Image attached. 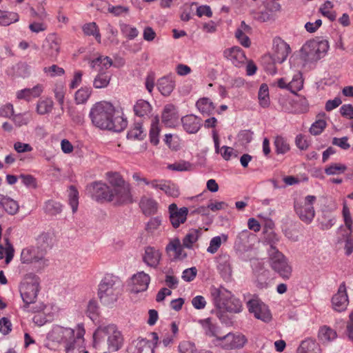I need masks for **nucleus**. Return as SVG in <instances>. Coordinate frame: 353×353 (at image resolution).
<instances>
[{"mask_svg":"<svg viewBox=\"0 0 353 353\" xmlns=\"http://www.w3.org/2000/svg\"><path fill=\"white\" fill-rule=\"evenodd\" d=\"M114 112L115 109L112 103L99 101L92 105L89 116L96 127L114 132H121L126 128L128 122L122 117H115Z\"/></svg>","mask_w":353,"mask_h":353,"instance_id":"nucleus-1","label":"nucleus"},{"mask_svg":"<svg viewBox=\"0 0 353 353\" xmlns=\"http://www.w3.org/2000/svg\"><path fill=\"white\" fill-rule=\"evenodd\" d=\"M85 333L82 323L78 324L74 329L57 325L48 334V339L64 344L66 353H77L84 341Z\"/></svg>","mask_w":353,"mask_h":353,"instance_id":"nucleus-2","label":"nucleus"},{"mask_svg":"<svg viewBox=\"0 0 353 353\" xmlns=\"http://www.w3.org/2000/svg\"><path fill=\"white\" fill-rule=\"evenodd\" d=\"M48 239V234L42 233L37 239V245L23 248L20 254L21 263L25 265H33L38 272L47 268L50 261L46 257V250L43 243H47Z\"/></svg>","mask_w":353,"mask_h":353,"instance_id":"nucleus-3","label":"nucleus"},{"mask_svg":"<svg viewBox=\"0 0 353 353\" xmlns=\"http://www.w3.org/2000/svg\"><path fill=\"white\" fill-rule=\"evenodd\" d=\"M122 289L121 279L112 274H107L99 284L97 295L103 305L112 306L118 301Z\"/></svg>","mask_w":353,"mask_h":353,"instance_id":"nucleus-4","label":"nucleus"},{"mask_svg":"<svg viewBox=\"0 0 353 353\" xmlns=\"http://www.w3.org/2000/svg\"><path fill=\"white\" fill-rule=\"evenodd\" d=\"M210 296L214 305L219 310L234 314L242 311L241 301L223 287L212 286L210 288Z\"/></svg>","mask_w":353,"mask_h":353,"instance_id":"nucleus-5","label":"nucleus"},{"mask_svg":"<svg viewBox=\"0 0 353 353\" xmlns=\"http://www.w3.org/2000/svg\"><path fill=\"white\" fill-rule=\"evenodd\" d=\"M107 337L108 352H117L123 344V338L121 332L118 330L117 326L113 324L99 327L93 334L94 344L97 346L101 340ZM84 353H88L85 352Z\"/></svg>","mask_w":353,"mask_h":353,"instance_id":"nucleus-6","label":"nucleus"},{"mask_svg":"<svg viewBox=\"0 0 353 353\" xmlns=\"http://www.w3.org/2000/svg\"><path fill=\"white\" fill-rule=\"evenodd\" d=\"M342 215L345 225L337 229V241L344 244L345 253L349 256L353 252V219L346 204L343 205Z\"/></svg>","mask_w":353,"mask_h":353,"instance_id":"nucleus-7","label":"nucleus"},{"mask_svg":"<svg viewBox=\"0 0 353 353\" xmlns=\"http://www.w3.org/2000/svg\"><path fill=\"white\" fill-rule=\"evenodd\" d=\"M40 278L34 273L26 274L19 285L21 297L26 306L35 303L40 291Z\"/></svg>","mask_w":353,"mask_h":353,"instance_id":"nucleus-8","label":"nucleus"},{"mask_svg":"<svg viewBox=\"0 0 353 353\" xmlns=\"http://www.w3.org/2000/svg\"><path fill=\"white\" fill-rule=\"evenodd\" d=\"M112 65V59L108 57L100 56L90 62V67L99 71L93 80V86L96 89L106 88L111 79V73L107 70Z\"/></svg>","mask_w":353,"mask_h":353,"instance_id":"nucleus-9","label":"nucleus"},{"mask_svg":"<svg viewBox=\"0 0 353 353\" xmlns=\"http://www.w3.org/2000/svg\"><path fill=\"white\" fill-rule=\"evenodd\" d=\"M316 197L307 195L303 198L296 199L294 202V210L299 219L305 224H310L316 214L314 205Z\"/></svg>","mask_w":353,"mask_h":353,"instance_id":"nucleus-10","label":"nucleus"},{"mask_svg":"<svg viewBox=\"0 0 353 353\" xmlns=\"http://www.w3.org/2000/svg\"><path fill=\"white\" fill-rule=\"evenodd\" d=\"M329 49L328 41L321 40L307 41L301 49V56L305 62H315L324 57Z\"/></svg>","mask_w":353,"mask_h":353,"instance_id":"nucleus-11","label":"nucleus"},{"mask_svg":"<svg viewBox=\"0 0 353 353\" xmlns=\"http://www.w3.org/2000/svg\"><path fill=\"white\" fill-rule=\"evenodd\" d=\"M270 264L272 269L282 279L288 280L292 272V268L289 263L288 258L278 249L272 248L268 250Z\"/></svg>","mask_w":353,"mask_h":353,"instance_id":"nucleus-12","label":"nucleus"},{"mask_svg":"<svg viewBox=\"0 0 353 353\" xmlns=\"http://www.w3.org/2000/svg\"><path fill=\"white\" fill-rule=\"evenodd\" d=\"M248 339L241 333L230 332L223 336L217 337V345L225 350H234L242 348L247 343Z\"/></svg>","mask_w":353,"mask_h":353,"instance_id":"nucleus-13","label":"nucleus"},{"mask_svg":"<svg viewBox=\"0 0 353 353\" xmlns=\"http://www.w3.org/2000/svg\"><path fill=\"white\" fill-rule=\"evenodd\" d=\"M256 235L248 230H243L239 232L234 242V248L239 254H243L253 249Z\"/></svg>","mask_w":353,"mask_h":353,"instance_id":"nucleus-14","label":"nucleus"},{"mask_svg":"<svg viewBox=\"0 0 353 353\" xmlns=\"http://www.w3.org/2000/svg\"><path fill=\"white\" fill-rule=\"evenodd\" d=\"M152 341L146 339H137L133 341L132 344L128 347L129 353H154L155 345L158 343L159 337L157 333L151 334Z\"/></svg>","mask_w":353,"mask_h":353,"instance_id":"nucleus-15","label":"nucleus"},{"mask_svg":"<svg viewBox=\"0 0 353 353\" xmlns=\"http://www.w3.org/2000/svg\"><path fill=\"white\" fill-rule=\"evenodd\" d=\"M86 193L97 201H109L110 188L105 183L96 181L88 185L85 188Z\"/></svg>","mask_w":353,"mask_h":353,"instance_id":"nucleus-16","label":"nucleus"},{"mask_svg":"<svg viewBox=\"0 0 353 353\" xmlns=\"http://www.w3.org/2000/svg\"><path fill=\"white\" fill-rule=\"evenodd\" d=\"M248 310L254 317L264 322L272 319V314L268 307L257 299H252L247 303Z\"/></svg>","mask_w":353,"mask_h":353,"instance_id":"nucleus-17","label":"nucleus"},{"mask_svg":"<svg viewBox=\"0 0 353 353\" xmlns=\"http://www.w3.org/2000/svg\"><path fill=\"white\" fill-rule=\"evenodd\" d=\"M349 299L347 293V288L345 282H342L339 286L336 293L332 298V307L334 311L341 312L347 309Z\"/></svg>","mask_w":353,"mask_h":353,"instance_id":"nucleus-18","label":"nucleus"},{"mask_svg":"<svg viewBox=\"0 0 353 353\" xmlns=\"http://www.w3.org/2000/svg\"><path fill=\"white\" fill-rule=\"evenodd\" d=\"M291 52L290 47L284 40L280 37H276L273 40L274 62L282 63L284 62Z\"/></svg>","mask_w":353,"mask_h":353,"instance_id":"nucleus-19","label":"nucleus"},{"mask_svg":"<svg viewBox=\"0 0 353 353\" xmlns=\"http://www.w3.org/2000/svg\"><path fill=\"white\" fill-rule=\"evenodd\" d=\"M109 201H113L117 204H123L132 201L130 192V186L127 183L114 189H110Z\"/></svg>","mask_w":353,"mask_h":353,"instance_id":"nucleus-20","label":"nucleus"},{"mask_svg":"<svg viewBox=\"0 0 353 353\" xmlns=\"http://www.w3.org/2000/svg\"><path fill=\"white\" fill-rule=\"evenodd\" d=\"M169 218L172 225L177 228L181 224L184 223L188 214V209L186 207L179 208L176 203H172L168 207Z\"/></svg>","mask_w":353,"mask_h":353,"instance_id":"nucleus-21","label":"nucleus"},{"mask_svg":"<svg viewBox=\"0 0 353 353\" xmlns=\"http://www.w3.org/2000/svg\"><path fill=\"white\" fill-rule=\"evenodd\" d=\"M60 40L55 34H50L45 39L42 48L45 54L56 59L60 51Z\"/></svg>","mask_w":353,"mask_h":353,"instance_id":"nucleus-22","label":"nucleus"},{"mask_svg":"<svg viewBox=\"0 0 353 353\" xmlns=\"http://www.w3.org/2000/svg\"><path fill=\"white\" fill-rule=\"evenodd\" d=\"M131 291L139 293L145 291L150 282V276L144 272H138L132 276Z\"/></svg>","mask_w":353,"mask_h":353,"instance_id":"nucleus-23","label":"nucleus"},{"mask_svg":"<svg viewBox=\"0 0 353 353\" xmlns=\"http://www.w3.org/2000/svg\"><path fill=\"white\" fill-rule=\"evenodd\" d=\"M224 56L236 67H241L247 61L244 52L238 46H234L225 50L224 51Z\"/></svg>","mask_w":353,"mask_h":353,"instance_id":"nucleus-24","label":"nucleus"},{"mask_svg":"<svg viewBox=\"0 0 353 353\" xmlns=\"http://www.w3.org/2000/svg\"><path fill=\"white\" fill-rule=\"evenodd\" d=\"M142 258L148 267L157 268L161 259V253L159 249L148 246L145 248Z\"/></svg>","mask_w":353,"mask_h":353,"instance_id":"nucleus-25","label":"nucleus"},{"mask_svg":"<svg viewBox=\"0 0 353 353\" xmlns=\"http://www.w3.org/2000/svg\"><path fill=\"white\" fill-rule=\"evenodd\" d=\"M217 270L225 281H230L232 277L230 256L228 254H220L217 258Z\"/></svg>","mask_w":353,"mask_h":353,"instance_id":"nucleus-26","label":"nucleus"},{"mask_svg":"<svg viewBox=\"0 0 353 353\" xmlns=\"http://www.w3.org/2000/svg\"><path fill=\"white\" fill-rule=\"evenodd\" d=\"M43 91V86L37 84L31 88H24L16 92V98L18 100H24L26 101H31L32 99L38 98L41 96Z\"/></svg>","mask_w":353,"mask_h":353,"instance_id":"nucleus-27","label":"nucleus"},{"mask_svg":"<svg viewBox=\"0 0 353 353\" xmlns=\"http://www.w3.org/2000/svg\"><path fill=\"white\" fill-rule=\"evenodd\" d=\"M152 185L153 189L161 190L169 196L176 198L179 195L178 186L170 181L158 179L157 182L153 183Z\"/></svg>","mask_w":353,"mask_h":353,"instance_id":"nucleus-28","label":"nucleus"},{"mask_svg":"<svg viewBox=\"0 0 353 353\" xmlns=\"http://www.w3.org/2000/svg\"><path fill=\"white\" fill-rule=\"evenodd\" d=\"M162 121L168 127H175L178 123L179 115L176 107L172 104L166 105L162 112Z\"/></svg>","mask_w":353,"mask_h":353,"instance_id":"nucleus-29","label":"nucleus"},{"mask_svg":"<svg viewBox=\"0 0 353 353\" xmlns=\"http://www.w3.org/2000/svg\"><path fill=\"white\" fill-rule=\"evenodd\" d=\"M183 245L180 239L175 237L170 239L168 244L165 247V251L168 254H172L175 259H183L187 254L183 251Z\"/></svg>","mask_w":353,"mask_h":353,"instance_id":"nucleus-30","label":"nucleus"},{"mask_svg":"<svg viewBox=\"0 0 353 353\" xmlns=\"http://www.w3.org/2000/svg\"><path fill=\"white\" fill-rule=\"evenodd\" d=\"M184 130L188 133H196L201 125V119L193 114L186 115L181 119Z\"/></svg>","mask_w":353,"mask_h":353,"instance_id":"nucleus-31","label":"nucleus"},{"mask_svg":"<svg viewBox=\"0 0 353 353\" xmlns=\"http://www.w3.org/2000/svg\"><path fill=\"white\" fill-rule=\"evenodd\" d=\"M336 216L327 211L322 212V214L316 220L317 226L321 230L331 229L336 224Z\"/></svg>","mask_w":353,"mask_h":353,"instance_id":"nucleus-32","label":"nucleus"},{"mask_svg":"<svg viewBox=\"0 0 353 353\" xmlns=\"http://www.w3.org/2000/svg\"><path fill=\"white\" fill-rule=\"evenodd\" d=\"M157 86L161 94L169 96L175 87V82L172 77L165 76L158 80Z\"/></svg>","mask_w":353,"mask_h":353,"instance_id":"nucleus-33","label":"nucleus"},{"mask_svg":"<svg viewBox=\"0 0 353 353\" xmlns=\"http://www.w3.org/2000/svg\"><path fill=\"white\" fill-rule=\"evenodd\" d=\"M199 324L203 329L205 334L209 336H213L216 338L217 342L218 336V327L214 323L210 318L199 320Z\"/></svg>","mask_w":353,"mask_h":353,"instance_id":"nucleus-34","label":"nucleus"},{"mask_svg":"<svg viewBox=\"0 0 353 353\" xmlns=\"http://www.w3.org/2000/svg\"><path fill=\"white\" fill-rule=\"evenodd\" d=\"M39 310L43 311L45 314L48 315V319L45 321H42L40 319V315H35L34 316V321L36 323L39 324L40 325H43L46 321H51L54 316L58 311L57 307L51 305H41Z\"/></svg>","mask_w":353,"mask_h":353,"instance_id":"nucleus-35","label":"nucleus"},{"mask_svg":"<svg viewBox=\"0 0 353 353\" xmlns=\"http://www.w3.org/2000/svg\"><path fill=\"white\" fill-rule=\"evenodd\" d=\"M296 353H320V348L314 340L307 339L301 342Z\"/></svg>","mask_w":353,"mask_h":353,"instance_id":"nucleus-36","label":"nucleus"},{"mask_svg":"<svg viewBox=\"0 0 353 353\" xmlns=\"http://www.w3.org/2000/svg\"><path fill=\"white\" fill-rule=\"evenodd\" d=\"M337 337L336 332L327 325L321 326L318 332V338L322 343L334 341Z\"/></svg>","mask_w":353,"mask_h":353,"instance_id":"nucleus-37","label":"nucleus"},{"mask_svg":"<svg viewBox=\"0 0 353 353\" xmlns=\"http://www.w3.org/2000/svg\"><path fill=\"white\" fill-rule=\"evenodd\" d=\"M159 132H160V127H159V118L158 115H156L152 117L150 129L149 132V137L150 141L152 144L154 145H158L159 143Z\"/></svg>","mask_w":353,"mask_h":353,"instance_id":"nucleus-38","label":"nucleus"},{"mask_svg":"<svg viewBox=\"0 0 353 353\" xmlns=\"http://www.w3.org/2000/svg\"><path fill=\"white\" fill-rule=\"evenodd\" d=\"M0 205L10 214H14L19 210L18 203L10 197L0 195Z\"/></svg>","mask_w":353,"mask_h":353,"instance_id":"nucleus-39","label":"nucleus"},{"mask_svg":"<svg viewBox=\"0 0 353 353\" xmlns=\"http://www.w3.org/2000/svg\"><path fill=\"white\" fill-rule=\"evenodd\" d=\"M152 111V106L149 102L143 99L138 100L134 105V112L139 117H148Z\"/></svg>","mask_w":353,"mask_h":353,"instance_id":"nucleus-40","label":"nucleus"},{"mask_svg":"<svg viewBox=\"0 0 353 353\" xmlns=\"http://www.w3.org/2000/svg\"><path fill=\"white\" fill-rule=\"evenodd\" d=\"M228 240V235L224 233L219 236H214L210 241L209 246L207 248V252L210 254H215L220 248L223 243L227 242Z\"/></svg>","mask_w":353,"mask_h":353,"instance_id":"nucleus-41","label":"nucleus"},{"mask_svg":"<svg viewBox=\"0 0 353 353\" xmlns=\"http://www.w3.org/2000/svg\"><path fill=\"white\" fill-rule=\"evenodd\" d=\"M201 232L197 229H190L182 240L184 248L192 249L193 245L198 241Z\"/></svg>","mask_w":353,"mask_h":353,"instance_id":"nucleus-42","label":"nucleus"},{"mask_svg":"<svg viewBox=\"0 0 353 353\" xmlns=\"http://www.w3.org/2000/svg\"><path fill=\"white\" fill-rule=\"evenodd\" d=\"M196 108L203 114L210 115L214 112L215 107L208 98H202L197 101Z\"/></svg>","mask_w":353,"mask_h":353,"instance_id":"nucleus-43","label":"nucleus"},{"mask_svg":"<svg viewBox=\"0 0 353 353\" xmlns=\"http://www.w3.org/2000/svg\"><path fill=\"white\" fill-rule=\"evenodd\" d=\"M19 20V16L17 12L0 10V26H7Z\"/></svg>","mask_w":353,"mask_h":353,"instance_id":"nucleus-44","label":"nucleus"},{"mask_svg":"<svg viewBox=\"0 0 353 353\" xmlns=\"http://www.w3.org/2000/svg\"><path fill=\"white\" fill-rule=\"evenodd\" d=\"M140 208L145 214H154L157 209V203L151 198L143 197L140 201Z\"/></svg>","mask_w":353,"mask_h":353,"instance_id":"nucleus-45","label":"nucleus"},{"mask_svg":"<svg viewBox=\"0 0 353 353\" xmlns=\"http://www.w3.org/2000/svg\"><path fill=\"white\" fill-rule=\"evenodd\" d=\"M259 103L261 107L265 108L270 104L269 88L267 84L262 83L258 92Z\"/></svg>","mask_w":353,"mask_h":353,"instance_id":"nucleus-46","label":"nucleus"},{"mask_svg":"<svg viewBox=\"0 0 353 353\" xmlns=\"http://www.w3.org/2000/svg\"><path fill=\"white\" fill-rule=\"evenodd\" d=\"M146 136L142 123L136 122L134 125L128 131L127 138L130 140H143Z\"/></svg>","mask_w":353,"mask_h":353,"instance_id":"nucleus-47","label":"nucleus"},{"mask_svg":"<svg viewBox=\"0 0 353 353\" xmlns=\"http://www.w3.org/2000/svg\"><path fill=\"white\" fill-rule=\"evenodd\" d=\"M82 30L86 36H93L99 43L101 42V36L96 23L90 22L85 23L82 27Z\"/></svg>","mask_w":353,"mask_h":353,"instance_id":"nucleus-48","label":"nucleus"},{"mask_svg":"<svg viewBox=\"0 0 353 353\" xmlns=\"http://www.w3.org/2000/svg\"><path fill=\"white\" fill-rule=\"evenodd\" d=\"M53 105V101L50 98L39 100L37 104V112L41 115L48 114L52 111Z\"/></svg>","mask_w":353,"mask_h":353,"instance_id":"nucleus-49","label":"nucleus"},{"mask_svg":"<svg viewBox=\"0 0 353 353\" xmlns=\"http://www.w3.org/2000/svg\"><path fill=\"white\" fill-rule=\"evenodd\" d=\"M333 8L334 4L331 1H327L320 6L319 12L323 17H327L330 21H333L336 17V12L334 11Z\"/></svg>","mask_w":353,"mask_h":353,"instance_id":"nucleus-50","label":"nucleus"},{"mask_svg":"<svg viewBox=\"0 0 353 353\" xmlns=\"http://www.w3.org/2000/svg\"><path fill=\"white\" fill-rule=\"evenodd\" d=\"M288 90L296 94L298 91L301 90L303 86V80L301 72L296 73L292 79L288 84Z\"/></svg>","mask_w":353,"mask_h":353,"instance_id":"nucleus-51","label":"nucleus"},{"mask_svg":"<svg viewBox=\"0 0 353 353\" xmlns=\"http://www.w3.org/2000/svg\"><path fill=\"white\" fill-rule=\"evenodd\" d=\"M92 89L89 87H82L79 89L74 94V99L77 104H83L90 98Z\"/></svg>","mask_w":353,"mask_h":353,"instance_id":"nucleus-52","label":"nucleus"},{"mask_svg":"<svg viewBox=\"0 0 353 353\" xmlns=\"http://www.w3.org/2000/svg\"><path fill=\"white\" fill-rule=\"evenodd\" d=\"M294 104L295 113H303L306 112L309 105L306 98L301 95H296L294 98Z\"/></svg>","mask_w":353,"mask_h":353,"instance_id":"nucleus-53","label":"nucleus"},{"mask_svg":"<svg viewBox=\"0 0 353 353\" xmlns=\"http://www.w3.org/2000/svg\"><path fill=\"white\" fill-rule=\"evenodd\" d=\"M68 201L72 212H76L79 206V192L73 185L68 190Z\"/></svg>","mask_w":353,"mask_h":353,"instance_id":"nucleus-54","label":"nucleus"},{"mask_svg":"<svg viewBox=\"0 0 353 353\" xmlns=\"http://www.w3.org/2000/svg\"><path fill=\"white\" fill-rule=\"evenodd\" d=\"M30 120L31 114L28 112L14 114L12 118V121L17 127L26 125Z\"/></svg>","mask_w":353,"mask_h":353,"instance_id":"nucleus-55","label":"nucleus"},{"mask_svg":"<svg viewBox=\"0 0 353 353\" xmlns=\"http://www.w3.org/2000/svg\"><path fill=\"white\" fill-rule=\"evenodd\" d=\"M45 212L50 215H57L62 211V205L53 200L46 202L44 205Z\"/></svg>","mask_w":353,"mask_h":353,"instance_id":"nucleus-56","label":"nucleus"},{"mask_svg":"<svg viewBox=\"0 0 353 353\" xmlns=\"http://www.w3.org/2000/svg\"><path fill=\"white\" fill-rule=\"evenodd\" d=\"M346 170L345 164L334 163L326 166L325 172L327 175H338L344 173Z\"/></svg>","mask_w":353,"mask_h":353,"instance_id":"nucleus-57","label":"nucleus"},{"mask_svg":"<svg viewBox=\"0 0 353 353\" xmlns=\"http://www.w3.org/2000/svg\"><path fill=\"white\" fill-rule=\"evenodd\" d=\"M274 147L277 154H285L290 150V145L287 140L282 137L277 136L274 139Z\"/></svg>","mask_w":353,"mask_h":353,"instance_id":"nucleus-58","label":"nucleus"},{"mask_svg":"<svg viewBox=\"0 0 353 353\" xmlns=\"http://www.w3.org/2000/svg\"><path fill=\"white\" fill-rule=\"evenodd\" d=\"M121 31L130 40L135 39L139 34L137 28L125 23L121 25Z\"/></svg>","mask_w":353,"mask_h":353,"instance_id":"nucleus-59","label":"nucleus"},{"mask_svg":"<svg viewBox=\"0 0 353 353\" xmlns=\"http://www.w3.org/2000/svg\"><path fill=\"white\" fill-rule=\"evenodd\" d=\"M43 72L50 77H61L65 74V70L63 68L58 66L57 65H52L49 67H45L43 68Z\"/></svg>","mask_w":353,"mask_h":353,"instance_id":"nucleus-60","label":"nucleus"},{"mask_svg":"<svg viewBox=\"0 0 353 353\" xmlns=\"http://www.w3.org/2000/svg\"><path fill=\"white\" fill-rule=\"evenodd\" d=\"M88 316L92 321H94L99 314L98 303L94 300H90L88 302L86 311Z\"/></svg>","mask_w":353,"mask_h":353,"instance_id":"nucleus-61","label":"nucleus"},{"mask_svg":"<svg viewBox=\"0 0 353 353\" xmlns=\"http://www.w3.org/2000/svg\"><path fill=\"white\" fill-rule=\"evenodd\" d=\"M279 104L282 108V110L286 112L295 113L294 98L283 97L279 99Z\"/></svg>","mask_w":353,"mask_h":353,"instance_id":"nucleus-62","label":"nucleus"},{"mask_svg":"<svg viewBox=\"0 0 353 353\" xmlns=\"http://www.w3.org/2000/svg\"><path fill=\"white\" fill-rule=\"evenodd\" d=\"M108 179L110 184L112 186L111 189L117 188L126 183L125 181L121 177V176L117 173H109L108 175Z\"/></svg>","mask_w":353,"mask_h":353,"instance_id":"nucleus-63","label":"nucleus"},{"mask_svg":"<svg viewBox=\"0 0 353 353\" xmlns=\"http://www.w3.org/2000/svg\"><path fill=\"white\" fill-rule=\"evenodd\" d=\"M178 348L180 353H195L197 351L194 343L188 341H181Z\"/></svg>","mask_w":353,"mask_h":353,"instance_id":"nucleus-64","label":"nucleus"}]
</instances>
